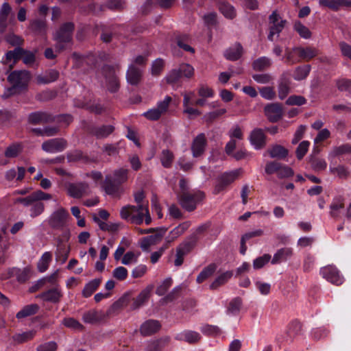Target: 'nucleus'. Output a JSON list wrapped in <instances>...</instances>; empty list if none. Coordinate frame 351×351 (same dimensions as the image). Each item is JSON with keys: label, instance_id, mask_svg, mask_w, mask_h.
<instances>
[{"label": "nucleus", "instance_id": "bb28decb", "mask_svg": "<svg viewBox=\"0 0 351 351\" xmlns=\"http://www.w3.org/2000/svg\"><path fill=\"white\" fill-rule=\"evenodd\" d=\"M28 29L36 36H45L47 29L45 19H35L32 20L29 22Z\"/></svg>", "mask_w": 351, "mask_h": 351}, {"label": "nucleus", "instance_id": "7ed1b4c3", "mask_svg": "<svg viewBox=\"0 0 351 351\" xmlns=\"http://www.w3.org/2000/svg\"><path fill=\"white\" fill-rule=\"evenodd\" d=\"M20 46L21 45H17L13 50L8 51L5 53V63H12L10 64V69L21 60L27 66H32L36 62L35 53L32 51L24 49Z\"/></svg>", "mask_w": 351, "mask_h": 351}, {"label": "nucleus", "instance_id": "864d4df0", "mask_svg": "<svg viewBox=\"0 0 351 351\" xmlns=\"http://www.w3.org/2000/svg\"><path fill=\"white\" fill-rule=\"evenodd\" d=\"M198 241V237L195 235H191L189 239L178 247L179 249H181L183 252L186 254L190 252L195 246L197 242Z\"/></svg>", "mask_w": 351, "mask_h": 351}, {"label": "nucleus", "instance_id": "7c9ffc66", "mask_svg": "<svg viewBox=\"0 0 351 351\" xmlns=\"http://www.w3.org/2000/svg\"><path fill=\"white\" fill-rule=\"evenodd\" d=\"M60 76L59 71L56 69H47L43 75L36 76V82L39 84H48L56 82Z\"/></svg>", "mask_w": 351, "mask_h": 351}, {"label": "nucleus", "instance_id": "39448f33", "mask_svg": "<svg viewBox=\"0 0 351 351\" xmlns=\"http://www.w3.org/2000/svg\"><path fill=\"white\" fill-rule=\"evenodd\" d=\"M269 34L267 38L269 41L274 40V36H279L280 33L284 29L287 21L282 19L277 11H273L269 16Z\"/></svg>", "mask_w": 351, "mask_h": 351}, {"label": "nucleus", "instance_id": "0eeeda50", "mask_svg": "<svg viewBox=\"0 0 351 351\" xmlns=\"http://www.w3.org/2000/svg\"><path fill=\"white\" fill-rule=\"evenodd\" d=\"M172 99L167 95L164 100L158 101L156 107L149 109L143 114V116L149 121H158L169 109Z\"/></svg>", "mask_w": 351, "mask_h": 351}, {"label": "nucleus", "instance_id": "680f3d73", "mask_svg": "<svg viewBox=\"0 0 351 351\" xmlns=\"http://www.w3.org/2000/svg\"><path fill=\"white\" fill-rule=\"evenodd\" d=\"M172 285L173 279L170 277L167 278L158 286L156 290V294L159 296L165 295Z\"/></svg>", "mask_w": 351, "mask_h": 351}, {"label": "nucleus", "instance_id": "6ab92c4d", "mask_svg": "<svg viewBox=\"0 0 351 351\" xmlns=\"http://www.w3.org/2000/svg\"><path fill=\"white\" fill-rule=\"evenodd\" d=\"M67 145V141L64 138H55L43 142L42 149L47 153H58L63 152Z\"/></svg>", "mask_w": 351, "mask_h": 351}, {"label": "nucleus", "instance_id": "bf43d9fd", "mask_svg": "<svg viewBox=\"0 0 351 351\" xmlns=\"http://www.w3.org/2000/svg\"><path fill=\"white\" fill-rule=\"evenodd\" d=\"M182 289L183 287L182 285L175 287L168 294H167L162 298L163 302L166 303L171 302L178 299L180 296Z\"/></svg>", "mask_w": 351, "mask_h": 351}, {"label": "nucleus", "instance_id": "09e8293b", "mask_svg": "<svg viewBox=\"0 0 351 351\" xmlns=\"http://www.w3.org/2000/svg\"><path fill=\"white\" fill-rule=\"evenodd\" d=\"M36 335L35 330H29L22 333L14 334L12 339L15 343L21 344L32 339Z\"/></svg>", "mask_w": 351, "mask_h": 351}, {"label": "nucleus", "instance_id": "6e6552de", "mask_svg": "<svg viewBox=\"0 0 351 351\" xmlns=\"http://www.w3.org/2000/svg\"><path fill=\"white\" fill-rule=\"evenodd\" d=\"M30 78V73L28 71H14L8 76V81L19 90L23 91L27 89Z\"/></svg>", "mask_w": 351, "mask_h": 351}, {"label": "nucleus", "instance_id": "412c9836", "mask_svg": "<svg viewBox=\"0 0 351 351\" xmlns=\"http://www.w3.org/2000/svg\"><path fill=\"white\" fill-rule=\"evenodd\" d=\"M320 274L327 281L336 285H340L343 282V277L340 275L337 268L332 265H328L321 268Z\"/></svg>", "mask_w": 351, "mask_h": 351}, {"label": "nucleus", "instance_id": "b1692460", "mask_svg": "<svg viewBox=\"0 0 351 351\" xmlns=\"http://www.w3.org/2000/svg\"><path fill=\"white\" fill-rule=\"evenodd\" d=\"M54 121V116L46 112L37 111L30 113L28 116V122L32 125L53 123Z\"/></svg>", "mask_w": 351, "mask_h": 351}, {"label": "nucleus", "instance_id": "774afa93", "mask_svg": "<svg viewBox=\"0 0 351 351\" xmlns=\"http://www.w3.org/2000/svg\"><path fill=\"white\" fill-rule=\"evenodd\" d=\"M336 85L339 90L342 92H347L351 95V80L346 78H342L337 80Z\"/></svg>", "mask_w": 351, "mask_h": 351}, {"label": "nucleus", "instance_id": "13d9d810", "mask_svg": "<svg viewBox=\"0 0 351 351\" xmlns=\"http://www.w3.org/2000/svg\"><path fill=\"white\" fill-rule=\"evenodd\" d=\"M242 305V300L239 297L233 298L229 303L228 312L233 315H237L240 312Z\"/></svg>", "mask_w": 351, "mask_h": 351}, {"label": "nucleus", "instance_id": "cd10ccee", "mask_svg": "<svg viewBox=\"0 0 351 351\" xmlns=\"http://www.w3.org/2000/svg\"><path fill=\"white\" fill-rule=\"evenodd\" d=\"M293 255V250L289 247H284L276 251L271 261L272 265L280 264L287 261Z\"/></svg>", "mask_w": 351, "mask_h": 351}, {"label": "nucleus", "instance_id": "c85d7f7f", "mask_svg": "<svg viewBox=\"0 0 351 351\" xmlns=\"http://www.w3.org/2000/svg\"><path fill=\"white\" fill-rule=\"evenodd\" d=\"M161 327L160 322L154 319H148L142 324L140 332L143 336H150L158 332Z\"/></svg>", "mask_w": 351, "mask_h": 351}, {"label": "nucleus", "instance_id": "dca6fc26", "mask_svg": "<svg viewBox=\"0 0 351 351\" xmlns=\"http://www.w3.org/2000/svg\"><path fill=\"white\" fill-rule=\"evenodd\" d=\"M69 162H82L84 164L97 163L99 158L97 155H88L80 149L70 151L66 154Z\"/></svg>", "mask_w": 351, "mask_h": 351}, {"label": "nucleus", "instance_id": "c9c22d12", "mask_svg": "<svg viewBox=\"0 0 351 351\" xmlns=\"http://www.w3.org/2000/svg\"><path fill=\"white\" fill-rule=\"evenodd\" d=\"M219 10L225 18L232 20L237 16L235 8L228 2H221L219 4Z\"/></svg>", "mask_w": 351, "mask_h": 351}, {"label": "nucleus", "instance_id": "5fc2aeb1", "mask_svg": "<svg viewBox=\"0 0 351 351\" xmlns=\"http://www.w3.org/2000/svg\"><path fill=\"white\" fill-rule=\"evenodd\" d=\"M70 247L69 245H60L57 246L56 256V259L64 263L67 260L69 253H70Z\"/></svg>", "mask_w": 351, "mask_h": 351}, {"label": "nucleus", "instance_id": "5701e85b", "mask_svg": "<svg viewBox=\"0 0 351 351\" xmlns=\"http://www.w3.org/2000/svg\"><path fill=\"white\" fill-rule=\"evenodd\" d=\"M266 138L263 129L255 128L251 132L249 140L256 149H261L266 145Z\"/></svg>", "mask_w": 351, "mask_h": 351}, {"label": "nucleus", "instance_id": "c756f323", "mask_svg": "<svg viewBox=\"0 0 351 351\" xmlns=\"http://www.w3.org/2000/svg\"><path fill=\"white\" fill-rule=\"evenodd\" d=\"M154 285H149L145 289L142 290L141 293L134 298L132 303L133 309H136L143 306L150 298L153 291Z\"/></svg>", "mask_w": 351, "mask_h": 351}, {"label": "nucleus", "instance_id": "9d476101", "mask_svg": "<svg viewBox=\"0 0 351 351\" xmlns=\"http://www.w3.org/2000/svg\"><path fill=\"white\" fill-rule=\"evenodd\" d=\"M301 323L297 320L292 321L287 328V330L284 335H279L276 337V341L281 346L284 343H290L294 338L299 335L301 332Z\"/></svg>", "mask_w": 351, "mask_h": 351}, {"label": "nucleus", "instance_id": "58836bf2", "mask_svg": "<svg viewBox=\"0 0 351 351\" xmlns=\"http://www.w3.org/2000/svg\"><path fill=\"white\" fill-rule=\"evenodd\" d=\"M243 51V50L242 45L230 47L224 52V56L228 60L235 61L241 57Z\"/></svg>", "mask_w": 351, "mask_h": 351}, {"label": "nucleus", "instance_id": "8fccbe9b", "mask_svg": "<svg viewBox=\"0 0 351 351\" xmlns=\"http://www.w3.org/2000/svg\"><path fill=\"white\" fill-rule=\"evenodd\" d=\"M348 154H351V145L346 143L339 146L334 147L330 152L329 156L331 157H339Z\"/></svg>", "mask_w": 351, "mask_h": 351}, {"label": "nucleus", "instance_id": "f3484780", "mask_svg": "<svg viewBox=\"0 0 351 351\" xmlns=\"http://www.w3.org/2000/svg\"><path fill=\"white\" fill-rule=\"evenodd\" d=\"M69 213L63 208L54 211L49 220V224L53 229L62 230L66 224Z\"/></svg>", "mask_w": 351, "mask_h": 351}, {"label": "nucleus", "instance_id": "473e14b6", "mask_svg": "<svg viewBox=\"0 0 351 351\" xmlns=\"http://www.w3.org/2000/svg\"><path fill=\"white\" fill-rule=\"evenodd\" d=\"M176 339L179 341H184L189 343H195L201 339L199 333L193 330H184L178 333L176 336Z\"/></svg>", "mask_w": 351, "mask_h": 351}, {"label": "nucleus", "instance_id": "0e129e2a", "mask_svg": "<svg viewBox=\"0 0 351 351\" xmlns=\"http://www.w3.org/2000/svg\"><path fill=\"white\" fill-rule=\"evenodd\" d=\"M201 332L207 336H217L221 334L220 328L214 325L205 324L200 328Z\"/></svg>", "mask_w": 351, "mask_h": 351}, {"label": "nucleus", "instance_id": "de8ad7c7", "mask_svg": "<svg viewBox=\"0 0 351 351\" xmlns=\"http://www.w3.org/2000/svg\"><path fill=\"white\" fill-rule=\"evenodd\" d=\"M271 65V60L265 56L257 58L252 62L253 69L256 71H263Z\"/></svg>", "mask_w": 351, "mask_h": 351}, {"label": "nucleus", "instance_id": "72a5a7b5", "mask_svg": "<svg viewBox=\"0 0 351 351\" xmlns=\"http://www.w3.org/2000/svg\"><path fill=\"white\" fill-rule=\"evenodd\" d=\"M267 153L271 158L283 160L289 154V150L280 145H274L267 150Z\"/></svg>", "mask_w": 351, "mask_h": 351}, {"label": "nucleus", "instance_id": "f704fd0d", "mask_svg": "<svg viewBox=\"0 0 351 351\" xmlns=\"http://www.w3.org/2000/svg\"><path fill=\"white\" fill-rule=\"evenodd\" d=\"M191 226L189 221H184L174 228L167 237V241L171 243L182 234Z\"/></svg>", "mask_w": 351, "mask_h": 351}, {"label": "nucleus", "instance_id": "4be33fe9", "mask_svg": "<svg viewBox=\"0 0 351 351\" xmlns=\"http://www.w3.org/2000/svg\"><path fill=\"white\" fill-rule=\"evenodd\" d=\"M67 193L73 198H80L84 196L88 189V184L85 182H69L66 184Z\"/></svg>", "mask_w": 351, "mask_h": 351}, {"label": "nucleus", "instance_id": "2eb2a0df", "mask_svg": "<svg viewBox=\"0 0 351 351\" xmlns=\"http://www.w3.org/2000/svg\"><path fill=\"white\" fill-rule=\"evenodd\" d=\"M75 25L73 22L62 23L54 35L55 40L59 43H69L72 40Z\"/></svg>", "mask_w": 351, "mask_h": 351}, {"label": "nucleus", "instance_id": "1a4fd4ad", "mask_svg": "<svg viewBox=\"0 0 351 351\" xmlns=\"http://www.w3.org/2000/svg\"><path fill=\"white\" fill-rule=\"evenodd\" d=\"M316 52L315 49L307 47L306 49L295 47L292 51H289V48L285 49V58L287 62L293 63L298 61L300 58L311 59L315 56Z\"/></svg>", "mask_w": 351, "mask_h": 351}, {"label": "nucleus", "instance_id": "9b49d317", "mask_svg": "<svg viewBox=\"0 0 351 351\" xmlns=\"http://www.w3.org/2000/svg\"><path fill=\"white\" fill-rule=\"evenodd\" d=\"M263 111L267 120L271 123L278 122L284 114L282 104L278 102L266 104Z\"/></svg>", "mask_w": 351, "mask_h": 351}, {"label": "nucleus", "instance_id": "4468645a", "mask_svg": "<svg viewBox=\"0 0 351 351\" xmlns=\"http://www.w3.org/2000/svg\"><path fill=\"white\" fill-rule=\"evenodd\" d=\"M115 128L112 125H101L89 124L86 125V130L88 134L96 137L97 139H102L108 137Z\"/></svg>", "mask_w": 351, "mask_h": 351}, {"label": "nucleus", "instance_id": "e2e57ef3", "mask_svg": "<svg viewBox=\"0 0 351 351\" xmlns=\"http://www.w3.org/2000/svg\"><path fill=\"white\" fill-rule=\"evenodd\" d=\"M167 230V228L165 227L156 228L155 229V232H152V234L147 237L149 239L153 242V244L155 245L161 241Z\"/></svg>", "mask_w": 351, "mask_h": 351}, {"label": "nucleus", "instance_id": "3c124183", "mask_svg": "<svg viewBox=\"0 0 351 351\" xmlns=\"http://www.w3.org/2000/svg\"><path fill=\"white\" fill-rule=\"evenodd\" d=\"M322 7L328 8L333 11H337L340 7L345 5V0H319Z\"/></svg>", "mask_w": 351, "mask_h": 351}, {"label": "nucleus", "instance_id": "a18cd8bd", "mask_svg": "<svg viewBox=\"0 0 351 351\" xmlns=\"http://www.w3.org/2000/svg\"><path fill=\"white\" fill-rule=\"evenodd\" d=\"M330 172L342 180H347L350 175V171H349L348 167L343 165H339L337 167H332L330 165Z\"/></svg>", "mask_w": 351, "mask_h": 351}, {"label": "nucleus", "instance_id": "603ef678", "mask_svg": "<svg viewBox=\"0 0 351 351\" xmlns=\"http://www.w3.org/2000/svg\"><path fill=\"white\" fill-rule=\"evenodd\" d=\"M129 170L124 168H120L114 171L111 174L114 180L122 186L128 179Z\"/></svg>", "mask_w": 351, "mask_h": 351}, {"label": "nucleus", "instance_id": "a211bd4d", "mask_svg": "<svg viewBox=\"0 0 351 351\" xmlns=\"http://www.w3.org/2000/svg\"><path fill=\"white\" fill-rule=\"evenodd\" d=\"M62 297L63 293L59 285H55L53 287L47 289L37 296V298L44 302L53 304L59 303Z\"/></svg>", "mask_w": 351, "mask_h": 351}, {"label": "nucleus", "instance_id": "423d86ee", "mask_svg": "<svg viewBox=\"0 0 351 351\" xmlns=\"http://www.w3.org/2000/svg\"><path fill=\"white\" fill-rule=\"evenodd\" d=\"M102 73L106 81L107 89L111 93H116L120 89V80L115 73V66L110 64H104L102 67Z\"/></svg>", "mask_w": 351, "mask_h": 351}, {"label": "nucleus", "instance_id": "2f4dec72", "mask_svg": "<svg viewBox=\"0 0 351 351\" xmlns=\"http://www.w3.org/2000/svg\"><path fill=\"white\" fill-rule=\"evenodd\" d=\"M5 278H16L19 282L25 283L29 280V276L27 270L25 269H21L19 268L12 267L8 270Z\"/></svg>", "mask_w": 351, "mask_h": 351}, {"label": "nucleus", "instance_id": "ddd939ff", "mask_svg": "<svg viewBox=\"0 0 351 351\" xmlns=\"http://www.w3.org/2000/svg\"><path fill=\"white\" fill-rule=\"evenodd\" d=\"M101 188L106 194L118 197L123 191L122 186L114 180L111 174L105 176L104 180L101 182Z\"/></svg>", "mask_w": 351, "mask_h": 351}, {"label": "nucleus", "instance_id": "c03bdc74", "mask_svg": "<svg viewBox=\"0 0 351 351\" xmlns=\"http://www.w3.org/2000/svg\"><path fill=\"white\" fill-rule=\"evenodd\" d=\"M82 320L86 324H94L101 320V315L96 310L92 309L83 313Z\"/></svg>", "mask_w": 351, "mask_h": 351}, {"label": "nucleus", "instance_id": "e433bc0d", "mask_svg": "<svg viewBox=\"0 0 351 351\" xmlns=\"http://www.w3.org/2000/svg\"><path fill=\"white\" fill-rule=\"evenodd\" d=\"M39 308L40 307L37 304L26 305L16 313V317L18 319H21L29 316L34 315L38 313Z\"/></svg>", "mask_w": 351, "mask_h": 351}, {"label": "nucleus", "instance_id": "f257e3e1", "mask_svg": "<svg viewBox=\"0 0 351 351\" xmlns=\"http://www.w3.org/2000/svg\"><path fill=\"white\" fill-rule=\"evenodd\" d=\"M51 198L52 195L51 194L39 189L25 197L16 198L15 203L21 204L25 207L30 206L29 216L32 218H36L40 215L45 210V204L41 201L49 200Z\"/></svg>", "mask_w": 351, "mask_h": 351}, {"label": "nucleus", "instance_id": "4d7b16f0", "mask_svg": "<svg viewBox=\"0 0 351 351\" xmlns=\"http://www.w3.org/2000/svg\"><path fill=\"white\" fill-rule=\"evenodd\" d=\"M62 324L69 328L82 331L84 330V326L73 317H65L62 320Z\"/></svg>", "mask_w": 351, "mask_h": 351}, {"label": "nucleus", "instance_id": "49530a36", "mask_svg": "<svg viewBox=\"0 0 351 351\" xmlns=\"http://www.w3.org/2000/svg\"><path fill=\"white\" fill-rule=\"evenodd\" d=\"M217 265L215 263H211L204 267L203 270L199 274L197 277L196 281L198 284L202 283L207 278L211 276L216 271Z\"/></svg>", "mask_w": 351, "mask_h": 351}, {"label": "nucleus", "instance_id": "aec40b11", "mask_svg": "<svg viewBox=\"0 0 351 351\" xmlns=\"http://www.w3.org/2000/svg\"><path fill=\"white\" fill-rule=\"evenodd\" d=\"M241 169H236L229 172H225L217 179L215 191L216 193H220L223 191L228 185L233 182L240 175Z\"/></svg>", "mask_w": 351, "mask_h": 351}, {"label": "nucleus", "instance_id": "f03ea898", "mask_svg": "<svg viewBox=\"0 0 351 351\" xmlns=\"http://www.w3.org/2000/svg\"><path fill=\"white\" fill-rule=\"evenodd\" d=\"M120 215L122 219L136 225L142 224L144 219L146 225H149L152 222V217L146 205L125 206L121 209Z\"/></svg>", "mask_w": 351, "mask_h": 351}, {"label": "nucleus", "instance_id": "79ce46f5", "mask_svg": "<svg viewBox=\"0 0 351 351\" xmlns=\"http://www.w3.org/2000/svg\"><path fill=\"white\" fill-rule=\"evenodd\" d=\"M101 282V278H95L85 285L82 290V295L84 298H89L98 289Z\"/></svg>", "mask_w": 351, "mask_h": 351}, {"label": "nucleus", "instance_id": "052dcab7", "mask_svg": "<svg viewBox=\"0 0 351 351\" xmlns=\"http://www.w3.org/2000/svg\"><path fill=\"white\" fill-rule=\"evenodd\" d=\"M173 154L169 149H164L161 154L160 161L165 168H170L173 160Z\"/></svg>", "mask_w": 351, "mask_h": 351}, {"label": "nucleus", "instance_id": "6e6d98bb", "mask_svg": "<svg viewBox=\"0 0 351 351\" xmlns=\"http://www.w3.org/2000/svg\"><path fill=\"white\" fill-rule=\"evenodd\" d=\"M311 71V66L306 64L298 66L293 73V78L296 80H302L305 79Z\"/></svg>", "mask_w": 351, "mask_h": 351}, {"label": "nucleus", "instance_id": "20e7f679", "mask_svg": "<svg viewBox=\"0 0 351 351\" xmlns=\"http://www.w3.org/2000/svg\"><path fill=\"white\" fill-rule=\"evenodd\" d=\"M204 193L200 191H185L178 194V202L185 210L193 211L204 199Z\"/></svg>", "mask_w": 351, "mask_h": 351}, {"label": "nucleus", "instance_id": "69168bd1", "mask_svg": "<svg viewBox=\"0 0 351 351\" xmlns=\"http://www.w3.org/2000/svg\"><path fill=\"white\" fill-rule=\"evenodd\" d=\"M307 102L306 99L302 95H293L288 97L285 104L288 106H301L306 104Z\"/></svg>", "mask_w": 351, "mask_h": 351}, {"label": "nucleus", "instance_id": "f8f14e48", "mask_svg": "<svg viewBox=\"0 0 351 351\" xmlns=\"http://www.w3.org/2000/svg\"><path fill=\"white\" fill-rule=\"evenodd\" d=\"M208 141L204 133L197 134L192 141L191 151L195 158H202L206 149Z\"/></svg>", "mask_w": 351, "mask_h": 351}, {"label": "nucleus", "instance_id": "37998d69", "mask_svg": "<svg viewBox=\"0 0 351 351\" xmlns=\"http://www.w3.org/2000/svg\"><path fill=\"white\" fill-rule=\"evenodd\" d=\"M233 272L232 271H227L223 272L210 284V289L212 290L217 289L218 287L226 284L232 276Z\"/></svg>", "mask_w": 351, "mask_h": 351}, {"label": "nucleus", "instance_id": "4c0bfd02", "mask_svg": "<svg viewBox=\"0 0 351 351\" xmlns=\"http://www.w3.org/2000/svg\"><path fill=\"white\" fill-rule=\"evenodd\" d=\"M308 162L311 169L316 172L322 171L327 167V163L324 159L318 158L313 154L308 157Z\"/></svg>", "mask_w": 351, "mask_h": 351}, {"label": "nucleus", "instance_id": "338daca9", "mask_svg": "<svg viewBox=\"0 0 351 351\" xmlns=\"http://www.w3.org/2000/svg\"><path fill=\"white\" fill-rule=\"evenodd\" d=\"M310 142L308 141H303L298 145L295 150V155L298 160H301L304 157L308 150Z\"/></svg>", "mask_w": 351, "mask_h": 351}, {"label": "nucleus", "instance_id": "393cba45", "mask_svg": "<svg viewBox=\"0 0 351 351\" xmlns=\"http://www.w3.org/2000/svg\"><path fill=\"white\" fill-rule=\"evenodd\" d=\"M291 82L289 75L287 73H282L279 79L278 85V97L280 99L283 100L290 93Z\"/></svg>", "mask_w": 351, "mask_h": 351}, {"label": "nucleus", "instance_id": "a878e982", "mask_svg": "<svg viewBox=\"0 0 351 351\" xmlns=\"http://www.w3.org/2000/svg\"><path fill=\"white\" fill-rule=\"evenodd\" d=\"M143 71L136 66L134 64H131L126 72V80L128 84L132 86H137L142 80Z\"/></svg>", "mask_w": 351, "mask_h": 351}, {"label": "nucleus", "instance_id": "a19ab883", "mask_svg": "<svg viewBox=\"0 0 351 351\" xmlns=\"http://www.w3.org/2000/svg\"><path fill=\"white\" fill-rule=\"evenodd\" d=\"M23 150L21 143H14L10 145L5 150L4 155L6 158H16Z\"/></svg>", "mask_w": 351, "mask_h": 351}, {"label": "nucleus", "instance_id": "ea45409f", "mask_svg": "<svg viewBox=\"0 0 351 351\" xmlns=\"http://www.w3.org/2000/svg\"><path fill=\"white\" fill-rule=\"evenodd\" d=\"M263 232L261 230H256L254 231L249 232L243 234L241 239V246H240V253L242 255H245L247 251L246 241L249 239L256 237H260L263 234Z\"/></svg>", "mask_w": 351, "mask_h": 351}]
</instances>
